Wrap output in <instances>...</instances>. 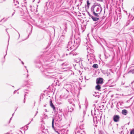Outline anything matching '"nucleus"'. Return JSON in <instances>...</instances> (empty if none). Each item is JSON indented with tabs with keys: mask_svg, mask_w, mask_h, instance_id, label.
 <instances>
[{
	"mask_svg": "<svg viewBox=\"0 0 134 134\" xmlns=\"http://www.w3.org/2000/svg\"><path fill=\"white\" fill-rule=\"evenodd\" d=\"M14 113H13V114H12V116H13V115H14Z\"/></svg>",
	"mask_w": 134,
	"mask_h": 134,
	"instance_id": "obj_46",
	"label": "nucleus"
},
{
	"mask_svg": "<svg viewBox=\"0 0 134 134\" xmlns=\"http://www.w3.org/2000/svg\"><path fill=\"white\" fill-rule=\"evenodd\" d=\"M130 23V21H128L127 22V25H126V26H127Z\"/></svg>",
	"mask_w": 134,
	"mask_h": 134,
	"instance_id": "obj_23",
	"label": "nucleus"
},
{
	"mask_svg": "<svg viewBox=\"0 0 134 134\" xmlns=\"http://www.w3.org/2000/svg\"><path fill=\"white\" fill-rule=\"evenodd\" d=\"M33 120V119H31V121H32Z\"/></svg>",
	"mask_w": 134,
	"mask_h": 134,
	"instance_id": "obj_42",
	"label": "nucleus"
},
{
	"mask_svg": "<svg viewBox=\"0 0 134 134\" xmlns=\"http://www.w3.org/2000/svg\"><path fill=\"white\" fill-rule=\"evenodd\" d=\"M16 91H14V93L15 94L16 93Z\"/></svg>",
	"mask_w": 134,
	"mask_h": 134,
	"instance_id": "obj_34",
	"label": "nucleus"
},
{
	"mask_svg": "<svg viewBox=\"0 0 134 134\" xmlns=\"http://www.w3.org/2000/svg\"><path fill=\"white\" fill-rule=\"evenodd\" d=\"M79 1L80 2V5H81V4L82 3V0H79Z\"/></svg>",
	"mask_w": 134,
	"mask_h": 134,
	"instance_id": "obj_25",
	"label": "nucleus"
},
{
	"mask_svg": "<svg viewBox=\"0 0 134 134\" xmlns=\"http://www.w3.org/2000/svg\"><path fill=\"white\" fill-rule=\"evenodd\" d=\"M62 65H65V64H64L63 63V64H62Z\"/></svg>",
	"mask_w": 134,
	"mask_h": 134,
	"instance_id": "obj_41",
	"label": "nucleus"
},
{
	"mask_svg": "<svg viewBox=\"0 0 134 134\" xmlns=\"http://www.w3.org/2000/svg\"><path fill=\"white\" fill-rule=\"evenodd\" d=\"M56 120L55 119H54L53 118L52 120V126L53 129L54 130H55V129L54 128V121L55 120Z\"/></svg>",
	"mask_w": 134,
	"mask_h": 134,
	"instance_id": "obj_11",
	"label": "nucleus"
},
{
	"mask_svg": "<svg viewBox=\"0 0 134 134\" xmlns=\"http://www.w3.org/2000/svg\"><path fill=\"white\" fill-rule=\"evenodd\" d=\"M103 79L101 78H97L96 80V83L97 85L102 84L103 82Z\"/></svg>",
	"mask_w": 134,
	"mask_h": 134,
	"instance_id": "obj_7",
	"label": "nucleus"
},
{
	"mask_svg": "<svg viewBox=\"0 0 134 134\" xmlns=\"http://www.w3.org/2000/svg\"><path fill=\"white\" fill-rule=\"evenodd\" d=\"M66 91H67L68 92H69V91H68L67 90H66Z\"/></svg>",
	"mask_w": 134,
	"mask_h": 134,
	"instance_id": "obj_49",
	"label": "nucleus"
},
{
	"mask_svg": "<svg viewBox=\"0 0 134 134\" xmlns=\"http://www.w3.org/2000/svg\"><path fill=\"white\" fill-rule=\"evenodd\" d=\"M70 47V46L69 47V44L68 43L67 48L66 49L65 54L66 55H68L70 54H72L73 55H75L76 54H75L72 52V49L74 48H72Z\"/></svg>",
	"mask_w": 134,
	"mask_h": 134,
	"instance_id": "obj_4",
	"label": "nucleus"
},
{
	"mask_svg": "<svg viewBox=\"0 0 134 134\" xmlns=\"http://www.w3.org/2000/svg\"><path fill=\"white\" fill-rule=\"evenodd\" d=\"M99 134H104V133L102 131H100L99 132Z\"/></svg>",
	"mask_w": 134,
	"mask_h": 134,
	"instance_id": "obj_22",
	"label": "nucleus"
},
{
	"mask_svg": "<svg viewBox=\"0 0 134 134\" xmlns=\"http://www.w3.org/2000/svg\"><path fill=\"white\" fill-rule=\"evenodd\" d=\"M25 68H26V66H25Z\"/></svg>",
	"mask_w": 134,
	"mask_h": 134,
	"instance_id": "obj_47",
	"label": "nucleus"
},
{
	"mask_svg": "<svg viewBox=\"0 0 134 134\" xmlns=\"http://www.w3.org/2000/svg\"><path fill=\"white\" fill-rule=\"evenodd\" d=\"M83 121H83H80V122H82Z\"/></svg>",
	"mask_w": 134,
	"mask_h": 134,
	"instance_id": "obj_48",
	"label": "nucleus"
},
{
	"mask_svg": "<svg viewBox=\"0 0 134 134\" xmlns=\"http://www.w3.org/2000/svg\"><path fill=\"white\" fill-rule=\"evenodd\" d=\"M31 80H28L27 81V84L28 85H31L32 83V82H31Z\"/></svg>",
	"mask_w": 134,
	"mask_h": 134,
	"instance_id": "obj_16",
	"label": "nucleus"
},
{
	"mask_svg": "<svg viewBox=\"0 0 134 134\" xmlns=\"http://www.w3.org/2000/svg\"><path fill=\"white\" fill-rule=\"evenodd\" d=\"M7 53H6V55H7Z\"/></svg>",
	"mask_w": 134,
	"mask_h": 134,
	"instance_id": "obj_54",
	"label": "nucleus"
},
{
	"mask_svg": "<svg viewBox=\"0 0 134 134\" xmlns=\"http://www.w3.org/2000/svg\"><path fill=\"white\" fill-rule=\"evenodd\" d=\"M7 19H6L5 20V21H6L7 20Z\"/></svg>",
	"mask_w": 134,
	"mask_h": 134,
	"instance_id": "obj_45",
	"label": "nucleus"
},
{
	"mask_svg": "<svg viewBox=\"0 0 134 134\" xmlns=\"http://www.w3.org/2000/svg\"><path fill=\"white\" fill-rule=\"evenodd\" d=\"M85 79H86V80H88L90 79L89 78H87V79L86 78V76H85Z\"/></svg>",
	"mask_w": 134,
	"mask_h": 134,
	"instance_id": "obj_26",
	"label": "nucleus"
},
{
	"mask_svg": "<svg viewBox=\"0 0 134 134\" xmlns=\"http://www.w3.org/2000/svg\"><path fill=\"white\" fill-rule=\"evenodd\" d=\"M122 114L125 115H126L127 114V111L126 110L124 109L122 111Z\"/></svg>",
	"mask_w": 134,
	"mask_h": 134,
	"instance_id": "obj_12",
	"label": "nucleus"
},
{
	"mask_svg": "<svg viewBox=\"0 0 134 134\" xmlns=\"http://www.w3.org/2000/svg\"><path fill=\"white\" fill-rule=\"evenodd\" d=\"M5 58V56H4V58Z\"/></svg>",
	"mask_w": 134,
	"mask_h": 134,
	"instance_id": "obj_55",
	"label": "nucleus"
},
{
	"mask_svg": "<svg viewBox=\"0 0 134 134\" xmlns=\"http://www.w3.org/2000/svg\"><path fill=\"white\" fill-rule=\"evenodd\" d=\"M57 119H58L57 121V120H56V123H57L58 122H60L61 120L62 119L61 118V115L60 116H58V118H57Z\"/></svg>",
	"mask_w": 134,
	"mask_h": 134,
	"instance_id": "obj_10",
	"label": "nucleus"
},
{
	"mask_svg": "<svg viewBox=\"0 0 134 134\" xmlns=\"http://www.w3.org/2000/svg\"><path fill=\"white\" fill-rule=\"evenodd\" d=\"M87 13H88V15H89V17H90L91 18V17H92V16L90 14V13L88 12H87Z\"/></svg>",
	"mask_w": 134,
	"mask_h": 134,
	"instance_id": "obj_20",
	"label": "nucleus"
},
{
	"mask_svg": "<svg viewBox=\"0 0 134 134\" xmlns=\"http://www.w3.org/2000/svg\"><path fill=\"white\" fill-rule=\"evenodd\" d=\"M102 8L100 4H99L98 5H94L91 8V12L97 17L99 16V15L102 11Z\"/></svg>",
	"mask_w": 134,
	"mask_h": 134,
	"instance_id": "obj_3",
	"label": "nucleus"
},
{
	"mask_svg": "<svg viewBox=\"0 0 134 134\" xmlns=\"http://www.w3.org/2000/svg\"><path fill=\"white\" fill-rule=\"evenodd\" d=\"M14 2H15V1L14 0Z\"/></svg>",
	"mask_w": 134,
	"mask_h": 134,
	"instance_id": "obj_50",
	"label": "nucleus"
},
{
	"mask_svg": "<svg viewBox=\"0 0 134 134\" xmlns=\"http://www.w3.org/2000/svg\"><path fill=\"white\" fill-rule=\"evenodd\" d=\"M26 70H27V72H28V70L27 69H26Z\"/></svg>",
	"mask_w": 134,
	"mask_h": 134,
	"instance_id": "obj_43",
	"label": "nucleus"
},
{
	"mask_svg": "<svg viewBox=\"0 0 134 134\" xmlns=\"http://www.w3.org/2000/svg\"><path fill=\"white\" fill-rule=\"evenodd\" d=\"M45 60L46 61H52L55 58V56L52 55L51 53L48 55L47 56H45Z\"/></svg>",
	"mask_w": 134,
	"mask_h": 134,
	"instance_id": "obj_5",
	"label": "nucleus"
},
{
	"mask_svg": "<svg viewBox=\"0 0 134 134\" xmlns=\"http://www.w3.org/2000/svg\"><path fill=\"white\" fill-rule=\"evenodd\" d=\"M120 117L119 115H114L113 118V120L115 122H118L119 121Z\"/></svg>",
	"mask_w": 134,
	"mask_h": 134,
	"instance_id": "obj_8",
	"label": "nucleus"
},
{
	"mask_svg": "<svg viewBox=\"0 0 134 134\" xmlns=\"http://www.w3.org/2000/svg\"><path fill=\"white\" fill-rule=\"evenodd\" d=\"M62 1V0H59V1L61 2Z\"/></svg>",
	"mask_w": 134,
	"mask_h": 134,
	"instance_id": "obj_38",
	"label": "nucleus"
},
{
	"mask_svg": "<svg viewBox=\"0 0 134 134\" xmlns=\"http://www.w3.org/2000/svg\"><path fill=\"white\" fill-rule=\"evenodd\" d=\"M26 2H25L24 3V4L23 5L22 4V6L23 7V8L25 9H27V8H26Z\"/></svg>",
	"mask_w": 134,
	"mask_h": 134,
	"instance_id": "obj_15",
	"label": "nucleus"
},
{
	"mask_svg": "<svg viewBox=\"0 0 134 134\" xmlns=\"http://www.w3.org/2000/svg\"><path fill=\"white\" fill-rule=\"evenodd\" d=\"M91 18L92 19L93 21H98L99 19L98 18L96 17H94L93 16L92 17H91Z\"/></svg>",
	"mask_w": 134,
	"mask_h": 134,
	"instance_id": "obj_13",
	"label": "nucleus"
},
{
	"mask_svg": "<svg viewBox=\"0 0 134 134\" xmlns=\"http://www.w3.org/2000/svg\"><path fill=\"white\" fill-rule=\"evenodd\" d=\"M98 120H99V119H98L97 117L96 116L95 117L93 118V121L94 123L97 124Z\"/></svg>",
	"mask_w": 134,
	"mask_h": 134,
	"instance_id": "obj_9",
	"label": "nucleus"
},
{
	"mask_svg": "<svg viewBox=\"0 0 134 134\" xmlns=\"http://www.w3.org/2000/svg\"><path fill=\"white\" fill-rule=\"evenodd\" d=\"M130 134H134V129L132 130L130 132Z\"/></svg>",
	"mask_w": 134,
	"mask_h": 134,
	"instance_id": "obj_19",
	"label": "nucleus"
},
{
	"mask_svg": "<svg viewBox=\"0 0 134 134\" xmlns=\"http://www.w3.org/2000/svg\"><path fill=\"white\" fill-rule=\"evenodd\" d=\"M19 33V36H20L19 34V33Z\"/></svg>",
	"mask_w": 134,
	"mask_h": 134,
	"instance_id": "obj_52",
	"label": "nucleus"
},
{
	"mask_svg": "<svg viewBox=\"0 0 134 134\" xmlns=\"http://www.w3.org/2000/svg\"><path fill=\"white\" fill-rule=\"evenodd\" d=\"M14 11L12 15V16H13L14 15V14L15 13V10H14Z\"/></svg>",
	"mask_w": 134,
	"mask_h": 134,
	"instance_id": "obj_27",
	"label": "nucleus"
},
{
	"mask_svg": "<svg viewBox=\"0 0 134 134\" xmlns=\"http://www.w3.org/2000/svg\"><path fill=\"white\" fill-rule=\"evenodd\" d=\"M5 134H10V132H7V133H5Z\"/></svg>",
	"mask_w": 134,
	"mask_h": 134,
	"instance_id": "obj_32",
	"label": "nucleus"
},
{
	"mask_svg": "<svg viewBox=\"0 0 134 134\" xmlns=\"http://www.w3.org/2000/svg\"><path fill=\"white\" fill-rule=\"evenodd\" d=\"M45 111L46 112H47V109H45Z\"/></svg>",
	"mask_w": 134,
	"mask_h": 134,
	"instance_id": "obj_39",
	"label": "nucleus"
},
{
	"mask_svg": "<svg viewBox=\"0 0 134 134\" xmlns=\"http://www.w3.org/2000/svg\"><path fill=\"white\" fill-rule=\"evenodd\" d=\"M78 132H77V133H76V134H78Z\"/></svg>",
	"mask_w": 134,
	"mask_h": 134,
	"instance_id": "obj_51",
	"label": "nucleus"
},
{
	"mask_svg": "<svg viewBox=\"0 0 134 134\" xmlns=\"http://www.w3.org/2000/svg\"><path fill=\"white\" fill-rule=\"evenodd\" d=\"M96 89L97 90H99L101 88L100 86L99 85H97L96 86Z\"/></svg>",
	"mask_w": 134,
	"mask_h": 134,
	"instance_id": "obj_14",
	"label": "nucleus"
},
{
	"mask_svg": "<svg viewBox=\"0 0 134 134\" xmlns=\"http://www.w3.org/2000/svg\"><path fill=\"white\" fill-rule=\"evenodd\" d=\"M63 37H64V36H62L61 37H60V39L62 38H63Z\"/></svg>",
	"mask_w": 134,
	"mask_h": 134,
	"instance_id": "obj_30",
	"label": "nucleus"
},
{
	"mask_svg": "<svg viewBox=\"0 0 134 134\" xmlns=\"http://www.w3.org/2000/svg\"><path fill=\"white\" fill-rule=\"evenodd\" d=\"M16 2H17V3H18V4H19V2H18V1H16Z\"/></svg>",
	"mask_w": 134,
	"mask_h": 134,
	"instance_id": "obj_36",
	"label": "nucleus"
},
{
	"mask_svg": "<svg viewBox=\"0 0 134 134\" xmlns=\"http://www.w3.org/2000/svg\"><path fill=\"white\" fill-rule=\"evenodd\" d=\"M48 117V116L47 115H45L44 117L45 119H46Z\"/></svg>",
	"mask_w": 134,
	"mask_h": 134,
	"instance_id": "obj_28",
	"label": "nucleus"
},
{
	"mask_svg": "<svg viewBox=\"0 0 134 134\" xmlns=\"http://www.w3.org/2000/svg\"><path fill=\"white\" fill-rule=\"evenodd\" d=\"M80 134H86L84 131H83L82 132H81Z\"/></svg>",
	"mask_w": 134,
	"mask_h": 134,
	"instance_id": "obj_24",
	"label": "nucleus"
},
{
	"mask_svg": "<svg viewBox=\"0 0 134 134\" xmlns=\"http://www.w3.org/2000/svg\"><path fill=\"white\" fill-rule=\"evenodd\" d=\"M29 76V75L28 74H27V77H28Z\"/></svg>",
	"mask_w": 134,
	"mask_h": 134,
	"instance_id": "obj_35",
	"label": "nucleus"
},
{
	"mask_svg": "<svg viewBox=\"0 0 134 134\" xmlns=\"http://www.w3.org/2000/svg\"><path fill=\"white\" fill-rule=\"evenodd\" d=\"M87 6L88 7H89V5L90 4V3H89V1L88 0H87Z\"/></svg>",
	"mask_w": 134,
	"mask_h": 134,
	"instance_id": "obj_21",
	"label": "nucleus"
},
{
	"mask_svg": "<svg viewBox=\"0 0 134 134\" xmlns=\"http://www.w3.org/2000/svg\"><path fill=\"white\" fill-rule=\"evenodd\" d=\"M2 21V20L1 21H0V22L1 21Z\"/></svg>",
	"mask_w": 134,
	"mask_h": 134,
	"instance_id": "obj_57",
	"label": "nucleus"
},
{
	"mask_svg": "<svg viewBox=\"0 0 134 134\" xmlns=\"http://www.w3.org/2000/svg\"><path fill=\"white\" fill-rule=\"evenodd\" d=\"M46 115V113H44L43 114H42V115L43 116H45V115Z\"/></svg>",
	"mask_w": 134,
	"mask_h": 134,
	"instance_id": "obj_29",
	"label": "nucleus"
},
{
	"mask_svg": "<svg viewBox=\"0 0 134 134\" xmlns=\"http://www.w3.org/2000/svg\"><path fill=\"white\" fill-rule=\"evenodd\" d=\"M132 73L133 74H134V69L130 70L128 72V73Z\"/></svg>",
	"mask_w": 134,
	"mask_h": 134,
	"instance_id": "obj_18",
	"label": "nucleus"
},
{
	"mask_svg": "<svg viewBox=\"0 0 134 134\" xmlns=\"http://www.w3.org/2000/svg\"><path fill=\"white\" fill-rule=\"evenodd\" d=\"M31 123V121H30V122L28 123V124L27 125H29V124H30Z\"/></svg>",
	"mask_w": 134,
	"mask_h": 134,
	"instance_id": "obj_37",
	"label": "nucleus"
},
{
	"mask_svg": "<svg viewBox=\"0 0 134 134\" xmlns=\"http://www.w3.org/2000/svg\"><path fill=\"white\" fill-rule=\"evenodd\" d=\"M38 113V112L37 111L36 113L35 114V116H34V117H35V116L36 115V114H37V113Z\"/></svg>",
	"mask_w": 134,
	"mask_h": 134,
	"instance_id": "obj_31",
	"label": "nucleus"
},
{
	"mask_svg": "<svg viewBox=\"0 0 134 134\" xmlns=\"http://www.w3.org/2000/svg\"><path fill=\"white\" fill-rule=\"evenodd\" d=\"M21 63L23 65H24V63L23 62L21 61Z\"/></svg>",
	"mask_w": 134,
	"mask_h": 134,
	"instance_id": "obj_33",
	"label": "nucleus"
},
{
	"mask_svg": "<svg viewBox=\"0 0 134 134\" xmlns=\"http://www.w3.org/2000/svg\"><path fill=\"white\" fill-rule=\"evenodd\" d=\"M41 64L37 63L36 65V66L40 69V70L42 72H44V74L47 76H53V75H52L53 73L52 71V69L50 68H44V67L41 66Z\"/></svg>",
	"mask_w": 134,
	"mask_h": 134,
	"instance_id": "obj_2",
	"label": "nucleus"
},
{
	"mask_svg": "<svg viewBox=\"0 0 134 134\" xmlns=\"http://www.w3.org/2000/svg\"><path fill=\"white\" fill-rule=\"evenodd\" d=\"M19 60H21L20 59H19Z\"/></svg>",
	"mask_w": 134,
	"mask_h": 134,
	"instance_id": "obj_53",
	"label": "nucleus"
},
{
	"mask_svg": "<svg viewBox=\"0 0 134 134\" xmlns=\"http://www.w3.org/2000/svg\"><path fill=\"white\" fill-rule=\"evenodd\" d=\"M80 39L79 38H75L72 36L69 40L68 43L69 47L70 46L72 48H77L80 44Z\"/></svg>",
	"mask_w": 134,
	"mask_h": 134,
	"instance_id": "obj_1",
	"label": "nucleus"
},
{
	"mask_svg": "<svg viewBox=\"0 0 134 134\" xmlns=\"http://www.w3.org/2000/svg\"><path fill=\"white\" fill-rule=\"evenodd\" d=\"M12 117H11V118L10 119V120L12 119Z\"/></svg>",
	"mask_w": 134,
	"mask_h": 134,
	"instance_id": "obj_40",
	"label": "nucleus"
},
{
	"mask_svg": "<svg viewBox=\"0 0 134 134\" xmlns=\"http://www.w3.org/2000/svg\"><path fill=\"white\" fill-rule=\"evenodd\" d=\"M11 134H13L12 133H11Z\"/></svg>",
	"mask_w": 134,
	"mask_h": 134,
	"instance_id": "obj_56",
	"label": "nucleus"
},
{
	"mask_svg": "<svg viewBox=\"0 0 134 134\" xmlns=\"http://www.w3.org/2000/svg\"><path fill=\"white\" fill-rule=\"evenodd\" d=\"M50 105L51 107L53 108V110L55 112V114L58 113L57 111H56V108L55 107L54 105L52 103V100L51 99L50 100Z\"/></svg>",
	"mask_w": 134,
	"mask_h": 134,
	"instance_id": "obj_6",
	"label": "nucleus"
},
{
	"mask_svg": "<svg viewBox=\"0 0 134 134\" xmlns=\"http://www.w3.org/2000/svg\"><path fill=\"white\" fill-rule=\"evenodd\" d=\"M24 103H25V100L24 99Z\"/></svg>",
	"mask_w": 134,
	"mask_h": 134,
	"instance_id": "obj_44",
	"label": "nucleus"
},
{
	"mask_svg": "<svg viewBox=\"0 0 134 134\" xmlns=\"http://www.w3.org/2000/svg\"><path fill=\"white\" fill-rule=\"evenodd\" d=\"M92 66L94 68H98V65L97 64H94Z\"/></svg>",
	"mask_w": 134,
	"mask_h": 134,
	"instance_id": "obj_17",
	"label": "nucleus"
}]
</instances>
